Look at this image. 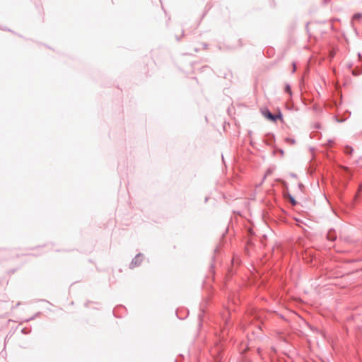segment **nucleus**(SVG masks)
<instances>
[{"mask_svg": "<svg viewBox=\"0 0 362 362\" xmlns=\"http://www.w3.org/2000/svg\"><path fill=\"white\" fill-rule=\"evenodd\" d=\"M358 58H359L360 61H362V55H361V54L358 53Z\"/></svg>", "mask_w": 362, "mask_h": 362, "instance_id": "17", "label": "nucleus"}, {"mask_svg": "<svg viewBox=\"0 0 362 362\" xmlns=\"http://www.w3.org/2000/svg\"><path fill=\"white\" fill-rule=\"evenodd\" d=\"M348 66V69H351V67H352V64H348V66Z\"/></svg>", "mask_w": 362, "mask_h": 362, "instance_id": "19", "label": "nucleus"}, {"mask_svg": "<svg viewBox=\"0 0 362 362\" xmlns=\"http://www.w3.org/2000/svg\"><path fill=\"white\" fill-rule=\"evenodd\" d=\"M285 92L288 93L289 95H291V88L289 84H286L285 87Z\"/></svg>", "mask_w": 362, "mask_h": 362, "instance_id": "12", "label": "nucleus"}, {"mask_svg": "<svg viewBox=\"0 0 362 362\" xmlns=\"http://www.w3.org/2000/svg\"><path fill=\"white\" fill-rule=\"evenodd\" d=\"M330 0H323L324 3L325 4H327L328 2H329Z\"/></svg>", "mask_w": 362, "mask_h": 362, "instance_id": "20", "label": "nucleus"}, {"mask_svg": "<svg viewBox=\"0 0 362 362\" xmlns=\"http://www.w3.org/2000/svg\"><path fill=\"white\" fill-rule=\"evenodd\" d=\"M288 197L289 202L292 206L297 205L298 202L293 196H291L290 194H288Z\"/></svg>", "mask_w": 362, "mask_h": 362, "instance_id": "8", "label": "nucleus"}, {"mask_svg": "<svg viewBox=\"0 0 362 362\" xmlns=\"http://www.w3.org/2000/svg\"><path fill=\"white\" fill-rule=\"evenodd\" d=\"M285 141L288 144H296V141L294 139H292V138H289V137H287L285 139Z\"/></svg>", "mask_w": 362, "mask_h": 362, "instance_id": "11", "label": "nucleus"}, {"mask_svg": "<svg viewBox=\"0 0 362 362\" xmlns=\"http://www.w3.org/2000/svg\"><path fill=\"white\" fill-rule=\"evenodd\" d=\"M302 186H303V185H302V184H300V185H299V187H302Z\"/></svg>", "mask_w": 362, "mask_h": 362, "instance_id": "22", "label": "nucleus"}, {"mask_svg": "<svg viewBox=\"0 0 362 362\" xmlns=\"http://www.w3.org/2000/svg\"><path fill=\"white\" fill-rule=\"evenodd\" d=\"M337 233L334 229H329L327 233V239L329 241H335L337 240Z\"/></svg>", "mask_w": 362, "mask_h": 362, "instance_id": "4", "label": "nucleus"}, {"mask_svg": "<svg viewBox=\"0 0 362 362\" xmlns=\"http://www.w3.org/2000/svg\"><path fill=\"white\" fill-rule=\"evenodd\" d=\"M38 315H39V313H37L35 316H33V317H30V319L27 320V321L33 320L35 317V316H37Z\"/></svg>", "mask_w": 362, "mask_h": 362, "instance_id": "16", "label": "nucleus"}, {"mask_svg": "<svg viewBox=\"0 0 362 362\" xmlns=\"http://www.w3.org/2000/svg\"><path fill=\"white\" fill-rule=\"evenodd\" d=\"M293 72H295L296 69L295 64H293Z\"/></svg>", "mask_w": 362, "mask_h": 362, "instance_id": "18", "label": "nucleus"}, {"mask_svg": "<svg viewBox=\"0 0 362 362\" xmlns=\"http://www.w3.org/2000/svg\"><path fill=\"white\" fill-rule=\"evenodd\" d=\"M175 362H178V361L177 360H175Z\"/></svg>", "mask_w": 362, "mask_h": 362, "instance_id": "23", "label": "nucleus"}, {"mask_svg": "<svg viewBox=\"0 0 362 362\" xmlns=\"http://www.w3.org/2000/svg\"><path fill=\"white\" fill-rule=\"evenodd\" d=\"M351 74L355 76L361 75L362 74V65L356 66L354 69H352Z\"/></svg>", "mask_w": 362, "mask_h": 362, "instance_id": "6", "label": "nucleus"}, {"mask_svg": "<svg viewBox=\"0 0 362 362\" xmlns=\"http://www.w3.org/2000/svg\"><path fill=\"white\" fill-rule=\"evenodd\" d=\"M267 136L268 137V141H267V144L268 145H271L272 143L274 141L275 137L273 134L269 133L267 134Z\"/></svg>", "mask_w": 362, "mask_h": 362, "instance_id": "7", "label": "nucleus"}, {"mask_svg": "<svg viewBox=\"0 0 362 362\" xmlns=\"http://www.w3.org/2000/svg\"><path fill=\"white\" fill-rule=\"evenodd\" d=\"M272 170L271 169H268L265 173V175L263 178V180L266 178L267 176L269 175L270 174H272Z\"/></svg>", "mask_w": 362, "mask_h": 362, "instance_id": "15", "label": "nucleus"}, {"mask_svg": "<svg viewBox=\"0 0 362 362\" xmlns=\"http://www.w3.org/2000/svg\"><path fill=\"white\" fill-rule=\"evenodd\" d=\"M229 315H230V312L228 310H225L222 313V319L224 322V326L222 327V330H221L223 334H224V332H225L226 329L227 328L228 325H229Z\"/></svg>", "mask_w": 362, "mask_h": 362, "instance_id": "3", "label": "nucleus"}, {"mask_svg": "<svg viewBox=\"0 0 362 362\" xmlns=\"http://www.w3.org/2000/svg\"><path fill=\"white\" fill-rule=\"evenodd\" d=\"M21 332L25 334H28L30 332V329H28L27 328H23L21 330Z\"/></svg>", "mask_w": 362, "mask_h": 362, "instance_id": "14", "label": "nucleus"}, {"mask_svg": "<svg viewBox=\"0 0 362 362\" xmlns=\"http://www.w3.org/2000/svg\"><path fill=\"white\" fill-rule=\"evenodd\" d=\"M354 151V148L350 146H346L344 148V153L346 154H351Z\"/></svg>", "mask_w": 362, "mask_h": 362, "instance_id": "9", "label": "nucleus"}, {"mask_svg": "<svg viewBox=\"0 0 362 362\" xmlns=\"http://www.w3.org/2000/svg\"><path fill=\"white\" fill-rule=\"evenodd\" d=\"M291 176L293 177H296V174H293V173L291 174Z\"/></svg>", "mask_w": 362, "mask_h": 362, "instance_id": "21", "label": "nucleus"}, {"mask_svg": "<svg viewBox=\"0 0 362 362\" xmlns=\"http://www.w3.org/2000/svg\"><path fill=\"white\" fill-rule=\"evenodd\" d=\"M261 112L265 118L272 122H276L277 119L283 120V115L280 110L278 114L274 115L268 108H264L262 109Z\"/></svg>", "mask_w": 362, "mask_h": 362, "instance_id": "1", "label": "nucleus"}, {"mask_svg": "<svg viewBox=\"0 0 362 362\" xmlns=\"http://www.w3.org/2000/svg\"><path fill=\"white\" fill-rule=\"evenodd\" d=\"M143 255L141 253L137 254L134 258L132 260L129 267L131 269L134 268L140 265L142 261Z\"/></svg>", "mask_w": 362, "mask_h": 362, "instance_id": "2", "label": "nucleus"}, {"mask_svg": "<svg viewBox=\"0 0 362 362\" xmlns=\"http://www.w3.org/2000/svg\"><path fill=\"white\" fill-rule=\"evenodd\" d=\"M361 18H362V13H356L352 17L353 20H360Z\"/></svg>", "mask_w": 362, "mask_h": 362, "instance_id": "10", "label": "nucleus"}, {"mask_svg": "<svg viewBox=\"0 0 362 362\" xmlns=\"http://www.w3.org/2000/svg\"><path fill=\"white\" fill-rule=\"evenodd\" d=\"M202 317H203V314H199L198 318H199V327L202 326Z\"/></svg>", "mask_w": 362, "mask_h": 362, "instance_id": "13", "label": "nucleus"}, {"mask_svg": "<svg viewBox=\"0 0 362 362\" xmlns=\"http://www.w3.org/2000/svg\"><path fill=\"white\" fill-rule=\"evenodd\" d=\"M188 313H189L188 310H187L185 309L177 310L176 315L179 319H185L187 315L188 314Z\"/></svg>", "mask_w": 362, "mask_h": 362, "instance_id": "5", "label": "nucleus"}]
</instances>
